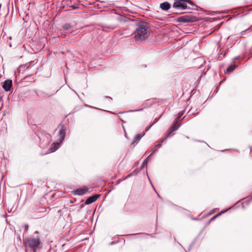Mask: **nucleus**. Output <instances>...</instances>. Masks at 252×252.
Segmentation results:
<instances>
[{"mask_svg":"<svg viewBox=\"0 0 252 252\" xmlns=\"http://www.w3.org/2000/svg\"><path fill=\"white\" fill-rule=\"evenodd\" d=\"M133 34L135 39L137 41L147 38L150 35V31L147 24L145 22L139 23Z\"/></svg>","mask_w":252,"mask_h":252,"instance_id":"f257e3e1","label":"nucleus"},{"mask_svg":"<svg viewBox=\"0 0 252 252\" xmlns=\"http://www.w3.org/2000/svg\"><path fill=\"white\" fill-rule=\"evenodd\" d=\"M59 135L60 136V138L59 139L58 142H54L53 144L54 145V150L52 151V152L56 150L58 147L60 146V145L63 142V141L64 137L65 136V129L64 126H62L61 127V129L59 132Z\"/></svg>","mask_w":252,"mask_h":252,"instance_id":"f03ea898","label":"nucleus"},{"mask_svg":"<svg viewBox=\"0 0 252 252\" xmlns=\"http://www.w3.org/2000/svg\"><path fill=\"white\" fill-rule=\"evenodd\" d=\"M188 2L187 0H178L174 3L173 7L179 10L186 9L187 8Z\"/></svg>","mask_w":252,"mask_h":252,"instance_id":"7ed1b4c3","label":"nucleus"},{"mask_svg":"<svg viewBox=\"0 0 252 252\" xmlns=\"http://www.w3.org/2000/svg\"><path fill=\"white\" fill-rule=\"evenodd\" d=\"M39 244L40 242L38 237L37 238H31L27 242L28 246L33 251H35Z\"/></svg>","mask_w":252,"mask_h":252,"instance_id":"20e7f679","label":"nucleus"},{"mask_svg":"<svg viewBox=\"0 0 252 252\" xmlns=\"http://www.w3.org/2000/svg\"><path fill=\"white\" fill-rule=\"evenodd\" d=\"M40 141L43 140V142L45 141V145H48L51 141V136L49 133H45L40 137Z\"/></svg>","mask_w":252,"mask_h":252,"instance_id":"39448f33","label":"nucleus"},{"mask_svg":"<svg viewBox=\"0 0 252 252\" xmlns=\"http://www.w3.org/2000/svg\"><path fill=\"white\" fill-rule=\"evenodd\" d=\"M12 86V81L11 80H5L3 84L2 85L3 89L6 91L8 92L10 90Z\"/></svg>","mask_w":252,"mask_h":252,"instance_id":"423d86ee","label":"nucleus"},{"mask_svg":"<svg viewBox=\"0 0 252 252\" xmlns=\"http://www.w3.org/2000/svg\"><path fill=\"white\" fill-rule=\"evenodd\" d=\"M89 189L87 187H85L83 189L80 188L76 189L74 191V194L77 195H82L86 193L88 191Z\"/></svg>","mask_w":252,"mask_h":252,"instance_id":"0eeeda50","label":"nucleus"},{"mask_svg":"<svg viewBox=\"0 0 252 252\" xmlns=\"http://www.w3.org/2000/svg\"><path fill=\"white\" fill-rule=\"evenodd\" d=\"M99 197V195L95 194L94 195L89 197L85 201V204L88 205L91 204L95 202L98 198Z\"/></svg>","mask_w":252,"mask_h":252,"instance_id":"6e6552de","label":"nucleus"},{"mask_svg":"<svg viewBox=\"0 0 252 252\" xmlns=\"http://www.w3.org/2000/svg\"><path fill=\"white\" fill-rule=\"evenodd\" d=\"M177 21L182 23H188L193 21L190 17L188 16H183L178 18Z\"/></svg>","mask_w":252,"mask_h":252,"instance_id":"1a4fd4ad","label":"nucleus"},{"mask_svg":"<svg viewBox=\"0 0 252 252\" xmlns=\"http://www.w3.org/2000/svg\"><path fill=\"white\" fill-rule=\"evenodd\" d=\"M145 133H143L142 134H138L135 135L134 137V140L132 142V144H133L134 146L136 145L138 142L140 141L141 138L145 135Z\"/></svg>","mask_w":252,"mask_h":252,"instance_id":"9d476101","label":"nucleus"},{"mask_svg":"<svg viewBox=\"0 0 252 252\" xmlns=\"http://www.w3.org/2000/svg\"><path fill=\"white\" fill-rule=\"evenodd\" d=\"M171 7L170 4L168 1H165L160 3V8L163 10H168Z\"/></svg>","mask_w":252,"mask_h":252,"instance_id":"9b49d317","label":"nucleus"},{"mask_svg":"<svg viewBox=\"0 0 252 252\" xmlns=\"http://www.w3.org/2000/svg\"><path fill=\"white\" fill-rule=\"evenodd\" d=\"M177 123V121H176L175 124L173 126H172L170 129V131L169 132V135L172 132L176 131L179 127V126H176V124Z\"/></svg>","mask_w":252,"mask_h":252,"instance_id":"f8f14e48","label":"nucleus"},{"mask_svg":"<svg viewBox=\"0 0 252 252\" xmlns=\"http://www.w3.org/2000/svg\"><path fill=\"white\" fill-rule=\"evenodd\" d=\"M237 67L235 64H232L230 65L226 69V73H229L233 71Z\"/></svg>","mask_w":252,"mask_h":252,"instance_id":"ddd939ff","label":"nucleus"},{"mask_svg":"<svg viewBox=\"0 0 252 252\" xmlns=\"http://www.w3.org/2000/svg\"><path fill=\"white\" fill-rule=\"evenodd\" d=\"M72 27H73V26L71 24H70V23H65L63 26L62 28H63V29L64 30L67 31V30L70 29Z\"/></svg>","mask_w":252,"mask_h":252,"instance_id":"4468645a","label":"nucleus"},{"mask_svg":"<svg viewBox=\"0 0 252 252\" xmlns=\"http://www.w3.org/2000/svg\"><path fill=\"white\" fill-rule=\"evenodd\" d=\"M149 157L144 160L142 165V168H144L145 165H147L148 162L149 161Z\"/></svg>","mask_w":252,"mask_h":252,"instance_id":"2eb2a0df","label":"nucleus"},{"mask_svg":"<svg viewBox=\"0 0 252 252\" xmlns=\"http://www.w3.org/2000/svg\"><path fill=\"white\" fill-rule=\"evenodd\" d=\"M184 113H185V111H182L179 113L178 116L177 117V121H178V120H179L180 119V118L182 117V116L184 114Z\"/></svg>","mask_w":252,"mask_h":252,"instance_id":"dca6fc26","label":"nucleus"},{"mask_svg":"<svg viewBox=\"0 0 252 252\" xmlns=\"http://www.w3.org/2000/svg\"><path fill=\"white\" fill-rule=\"evenodd\" d=\"M248 29H247L245 31H243V32H242L240 33V37H242L243 36V35L244 34V33L246 31H247Z\"/></svg>","mask_w":252,"mask_h":252,"instance_id":"f3484780","label":"nucleus"},{"mask_svg":"<svg viewBox=\"0 0 252 252\" xmlns=\"http://www.w3.org/2000/svg\"><path fill=\"white\" fill-rule=\"evenodd\" d=\"M165 140H166V139L161 140V143L160 144H158V145H157L156 146V147H157L158 146H161L162 145V144L165 141Z\"/></svg>","mask_w":252,"mask_h":252,"instance_id":"a211bd4d","label":"nucleus"},{"mask_svg":"<svg viewBox=\"0 0 252 252\" xmlns=\"http://www.w3.org/2000/svg\"><path fill=\"white\" fill-rule=\"evenodd\" d=\"M220 215V214H219L215 216H214L211 219V220H214L216 218H217L218 216H219Z\"/></svg>","mask_w":252,"mask_h":252,"instance_id":"6ab92c4d","label":"nucleus"},{"mask_svg":"<svg viewBox=\"0 0 252 252\" xmlns=\"http://www.w3.org/2000/svg\"><path fill=\"white\" fill-rule=\"evenodd\" d=\"M152 126V125H151V126H148L146 128V131H148L150 128L151 127V126Z\"/></svg>","mask_w":252,"mask_h":252,"instance_id":"aec40b11","label":"nucleus"},{"mask_svg":"<svg viewBox=\"0 0 252 252\" xmlns=\"http://www.w3.org/2000/svg\"><path fill=\"white\" fill-rule=\"evenodd\" d=\"M25 230L26 231H28V230L29 229V225H25Z\"/></svg>","mask_w":252,"mask_h":252,"instance_id":"412c9836","label":"nucleus"},{"mask_svg":"<svg viewBox=\"0 0 252 252\" xmlns=\"http://www.w3.org/2000/svg\"><path fill=\"white\" fill-rule=\"evenodd\" d=\"M35 233L38 234V231H36Z\"/></svg>","mask_w":252,"mask_h":252,"instance_id":"4be33fe9","label":"nucleus"},{"mask_svg":"<svg viewBox=\"0 0 252 252\" xmlns=\"http://www.w3.org/2000/svg\"><path fill=\"white\" fill-rule=\"evenodd\" d=\"M140 109L138 110L137 111H140ZM137 110H134V111H136Z\"/></svg>","mask_w":252,"mask_h":252,"instance_id":"5701e85b","label":"nucleus"}]
</instances>
